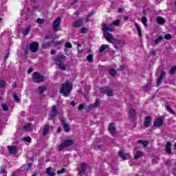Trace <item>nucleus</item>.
I'll return each mask as SVG.
<instances>
[{
    "mask_svg": "<svg viewBox=\"0 0 176 176\" xmlns=\"http://www.w3.org/2000/svg\"><path fill=\"white\" fill-rule=\"evenodd\" d=\"M22 130L23 131H31L32 130V126H31V124H28L22 127Z\"/></svg>",
    "mask_w": 176,
    "mask_h": 176,
    "instance_id": "obj_25",
    "label": "nucleus"
},
{
    "mask_svg": "<svg viewBox=\"0 0 176 176\" xmlns=\"http://www.w3.org/2000/svg\"><path fill=\"white\" fill-rule=\"evenodd\" d=\"M8 58H9V54H7L4 56V61H6V60H8Z\"/></svg>",
    "mask_w": 176,
    "mask_h": 176,
    "instance_id": "obj_57",
    "label": "nucleus"
},
{
    "mask_svg": "<svg viewBox=\"0 0 176 176\" xmlns=\"http://www.w3.org/2000/svg\"><path fill=\"white\" fill-rule=\"evenodd\" d=\"M50 129V126L49 125V124H45L43 131V135H47V134L49 133Z\"/></svg>",
    "mask_w": 176,
    "mask_h": 176,
    "instance_id": "obj_24",
    "label": "nucleus"
},
{
    "mask_svg": "<svg viewBox=\"0 0 176 176\" xmlns=\"http://www.w3.org/2000/svg\"><path fill=\"white\" fill-rule=\"evenodd\" d=\"M95 147L98 148V149H101L102 146H101V144H96Z\"/></svg>",
    "mask_w": 176,
    "mask_h": 176,
    "instance_id": "obj_58",
    "label": "nucleus"
},
{
    "mask_svg": "<svg viewBox=\"0 0 176 176\" xmlns=\"http://www.w3.org/2000/svg\"><path fill=\"white\" fill-rule=\"evenodd\" d=\"M162 41H163V36H159L157 39L153 41L151 45H159V43Z\"/></svg>",
    "mask_w": 176,
    "mask_h": 176,
    "instance_id": "obj_27",
    "label": "nucleus"
},
{
    "mask_svg": "<svg viewBox=\"0 0 176 176\" xmlns=\"http://www.w3.org/2000/svg\"><path fill=\"white\" fill-rule=\"evenodd\" d=\"M100 93H103L104 94H107L108 97H112L113 96V91L109 88V87H104L100 88Z\"/></svg>",
    "mask_w": 176,
    "mask_h": 176,
    "instance_id": "obj_7",
    "label": "nucleus"
},
{
    "mask_svg": "<svg viewBox=\"0 0 176 176\" xmlns=\"http://www.w3.org/2000/svg\"><path fill=\"white\" fill-rule=\"evenodd\" d=\"M31 28H32V25H28L25 29L22 30V34L23 35H28L30 31H31Z\"/></svg>",
    "mask_w": 176,
    "mask_h": 176,
    "instance_id": "obj_19",
    "label": "nucleus"
},
{
    "mask_svg": "<svg viewBox=\"0 0 176 176\" xmlns=\"http://www.w3.org/2000/svg\"><path fill=\"white\" fill-rule=\"evenodd\" d=\"M157 22L158 23V24L163 25L164 24V23H166V20H164V19L162 17H158L157 18Z\"/></svg>",
    "mask_w": 176,
    "mask_h": 176,
    "instance_id": "obj_33",
    "label": "nucleus"
},
{
    "mask_svg": "<svg viewBox=\"0 0 176 176\" xmlns=\"http://www.w3.org/2000/svg\"><path fill=\"white\" fill-rule=\"evenodd\" d=\"M166 153H168V155H171V153H172L171 142H168L166 145Z\"/></svg>",
    "mask_w": 176,
    "mask_h": 176,
    "instance_id": "obj_22",
    "label": "nucleus"
},
{
    "mask_svg": "<svg viewBox=\"0 0 176 176\" xmlns=\"http://www.w3.org/2000/svg\"><path fill=\"white\" fill-rule=\"evenodd\" d=\"M113 46H114V47H115L117 50H119V47H119V45H116V44H113Z\"/></svg>",
    "mask_w": 176,
    "mask_h": 176,
    "instance_id": "obj_60",
    "label": "nucleus"
},
{
    "mask_svg": "<svg viewBox=\"0 0 176 176\" xmlns=\"http://www.w3.org/2000/svg\"><path fill=\"white\" fill-rule=\"evenodd\" d=\"M152 123V117L146 116L144 121V126L145 127H149Z\"/></svg>",
    "mask_w": 176,
    "mask_h": 176,
    "instance_id": "obj_13",
    "label": "nucleus"
},
{
    "mask_svg": "<svg viewBox=\"0 0 176 176\" xmlns=\"http://www.w3.org/2000/svg\"><path fill=\"white\" fill-rule=\"evenodd\" d=\"M82 23H83V19H79L78 21H76L74 22L72 25L73 27H75L76 28H79L80 25H82Z\"/></svg>",
    "mask_w": 176,
    "mask_h": 176,
    "instance_id": "obj_23",
    "label": "nucleus"
},
{
    "mask_svg": "<svg viewBox=\"0 0 176 176\" xmlns=\"http://www.w3.org/2000/svg\"><path fill=\"white\" fill-rule=\"evenodd\" d=\"M149 87H150L149 85H148V84H146V85L144 87V88H143L144 91H148V90H149Z\"/></svg>",
    "mask_w": 176,
    "mask_h": 176,
    "instance_id": "obj_49",
    "label": "nucleus"
},
{
    "mask_svg": "<svg viewBox=\"0 0 176 176\" xmlns=\"http://www.w3.org/2000/svg\"><path fill=\"white\" fill-rule=\"evenodd\" d=\"M56 116H57V107L52 106V109L50 113V120H52V119H54Z\"/></svg>",
    "mask_w": 176,
    "mask_h": 176,
    "instance_id": "obj_12",
    "label": "nucleus"
},
{
    "mask_svg": "<svg viewBox=\"0 0 176 176\" xmlns=\"http://www.w3.org/2000/svg\"><path fill=\"white\" fill-rule=\"evenodd\" d=\"M99 106H100V101L98 100V99H96L95 102L93 104L88 106V109L89 110L94 109V108H97V107H99Z\"/></svg>",
    "mask_w": 176,
    "mask_h": 176,
    "instance_id": "obj_18",
    "label": "nucleus"
},
{
    "mask_svg": "<svg viewBox=\"0 0 176 176\" xmlns=\"http://www.w3.org/2000/svg\"><path fill=\"white\" fill-rule=\"evenodd\" d=\"M166 111L169 112V113H172V115H175V113L174 111H173V109L168 105L166 106Z\"/></svg>",
    "mask_w": 176,
    "mask_h": 176,
    "instance_id": "obj_37",
    "label": "nucleus"
},
{
    "mask_svg": "<svg viewBox=\"0 0 176 176\" xmlns=\"http://www.w3.org/2000/svg\"><path fill=\"white\" fill-rule=\"evenodd\" d=\"M1 108L3 109V111H6L9 110V108H8V104L5 103L1 105Z\"/></svg>",
    "mask_w": 176,
    "mask_h": 176,
    "instance_id": "obj_44",
    "label": "nucleus"
},
{
    "mask_svg": "<svg viewBox=\"0 0 176 176\" xmlns=\"http://www.w3.org/2000/svg\"><path fill=\"white\" fill-rule=\"evenodd\" d=\"M80 170L79 171V174L80 175H82V174H83L85 173V171L86 170V164H85V162H82L80 164Z\"/></svg>",
    "mask_w": 176,
    "mask_h": 176,
    "instance_id": "obj_26",
    "label": "nucleus"
},
{
    "mask_svg": "<svg viewBox=\"0 0 176 176\" xmlns=\"http://www.w3.org/2000/svg\"><path fill=\"white\" fill-rule=\"evenodd\" d=\"M126 69V67L124 65L120 66L118 69V71H123Z\"/></svg>",
    "mask_w": 176,
    "mask_h": 176,
    "instance_id": "obj_54",
    "label": "nucleus"
},
{
    "mask_svg": "<svg viewBox=\"0 0 176 176\" xmlns=\"http://www.w3.org/2000/svg\"><path fill=\"white\" fill-rule=\"evenodd\" d=\"M135 27H136L138 35L140 38H141V36H142V31H141V28L140 27V25H138V23H135Z\"/></svg>",
    "mask_w": 176,
    "mask_h": 176,
    "instance_id": "obj_29",
    "label": "nucleus"
},
{
    "mask_svg": "<svg viewBox=\"0 0 176 176\" xmlns=\"http://www.w3.org/2000/svg\"><path fill=\"white\" fill-rule=\"evenodd\" d=\"M64 173H65V168H64L57 172L58 174H64Z\"/></svg>",
    "mask_w": 176,
    "mask_h": 176,
    "instance_id": "obj_50",
    "label": "nucleus"
},
{
    "mask_svg": "<svg viewBox=\"0 0 176 176\" xmlns=\"http://www.w3.org/2000/svg\"><path fill=\"white\" fill-rule=\"evenodd\" d=\"M75 45H77V49H78V52L79 54H82V52H83V50H80V47H82V45L79 43H75Z\"/></svg>",
    "mask_w": 176,
    "mask_h": 176,
    "instance_id": "obj_34",
    "label": "nucleus"
},
{
    "mask_svg": "<svg viewBox=\"0 0 176 176\" xmlns=\"http://www.w3.org/2000/svg\"><path fill=\"white\" fill-rule=\"evenodd\" d=\"M170 75H175V74H176V67L175 66L170 68Z\"/></svg>",
    "mask_w": 176,
    "mask_h": 176,
    "instance_id": "obj_38",
    "label": "nucleus"
},
{
    "mask_svg": "<svg viewBox=\"0 0 176 176\" xmlns=\"http://www.w3.org/2000/svg\"><path fill=\"white\" fill-rule=\"evenodd\" d=\"M93 58H94V56H93V54H89L87 56V61H89V63H93Z\"/></svg>",
    "mask_w": 176,
    "mask_h": 176,
    "instance_id": "obj_40",
    "label": "nucleus"
},
{
    "mask_svg": "<svg viewBox=\"0 0 176 176\" xmlns=\"http://www.w3.org/2000/svg\"><path fill=\"white\" fill-rule=\"evenodd\" d=\"M166 76V72L164 71L161 72L160 76L158 77L157 81V85L159 86L162 82H163V78Z\"/></svg>",
    "mask_w": 176,
    "mask_h": 176,
    "instance_id": "obj_17",
    "label": "nucleus"
},
{
    "mask_svg": "<svg viewBox=\"0 0 176 176\" xmlns=\"http://www.w3.org/2000/svg\"><path fill=\"white\" fill-rule=\"evenodd\" d=\"M100 93H103L104 94H107L108 97H112L113 96V91L109 88V87H104L100 88Z\"/></svg>",
    "mask_w": 176,
    "mask_h": 176,
    "instance_id": "obj_6",
    "label": "nucleus"
},
{
    "mask_svg": "<svg viewBox=\"0 0 176 176\" xmlns=\"http://www.w3.org/2000/svg\"><path fill=\"white\" fill-rule=\"evenodd\" d=\"M60 122H61L62 126H63L65 131L66 133H69V131L71 130V129L69 128V124H68L67 123L65 118H61Z\"/></svg>",
    "mask_w": 176,
    "mask_h": 176,
    "instance_id": "obj_9",
    "label": "nucleus"
},
{
    "mask_svg": "<svg viewBox=\"0 0 176 176\" xmlns=\"http://www.w3.org/2000/svg\"><path fill=\"white\" fill-rule=\"evenodd\" d=\"M31 72H32V68H30L28 70L27 74H31Z\"/></svg>",
    "mask_w": 176,
    "mask_h": 176,
    "instance_id": "obj_64",
    "label": "nucleus"
},
{
    "mask_svg": "<svg viewBox=\"0 0 176 176\" xmlns=\"http://www.w3.org/2000/svg\"><path fill=\"white\" fill-rule=\"evenodd\" d=\"M71 145H74V140H66L63 142V144L58 146V151H63L64 149V148H68V146H71Z\"/></svg>",
    "mask_w": 176,
    "mask_h": 176,
    "instance_id": "obj_5",
    "label": "nucleus"
},
{
    "mask_svg": "<svg viewBox=\"0 0 176 176\" xmlns=\"http://www.w3.org/2000/svg\"><path fill=\"white\" fill-rule=\"evenodd\" d=\"M172 36H171V34H167L164 36V39H166V40H170L171 39Z\"/></svg>",
    "mask_w": 176,
    "mask_h": 176,
    "instance_id": "obj_48",
    "label": "nucleus"
},
{
    "mask_svg": "<svg viewBox=\"0 0 176 176\" xmlns=\"http://www.w3.org/2000/svg\"><path fill=\"white\" fill-rule=\"evenodd\" d=\"M112 25H115L116 27H118L120 25V19H117L116 21H114L113 22V24H111Z\"/></svg>",
    "mask_w": 176,
    "mask_h": 176,
    "instance_id": "obj_41",
    "label": "nucleus"
},
{
    "mask_svg": "<svg viewBox=\"0 0 176 176\" xmlns=\"http://www.w3.org/2000/svg\"><path fill=\"white\" fill-rule=\"evenodd\" d=\"M144 140H138V144H144Z\"/></svg>",
    "mask_w": 176,
    "mask_h": 176,
    "instance_id": "obj_62",
    "label": "nucleus"
},
{
    "mask_svg": "<svg viewBox=\"0 0 176 176\" xmlns=\"http://www.w3.org/2000/svg\"><path fill=\"white\" fill-rule=\"evenodd\" d=\"M109 74H110V75L111 76H116V74H118V73H117L116 70H115V69H110L109 70Z\"/></svg>",
    "mask_w": 176,
    "mask_h": 176,
    "instance_id": "obj_35",
    "label": "nucleus"
},
{
    "mask_svg": "<svg viewBox=\"0 0 176 176\" xmlns=\"http://www.w3.org/2000/svg\"><path fill=\"white\" fill-rule=\"evenodd\" d=\"M135 109H131L129 111V118L130 119H134L135 118Z\"/></svg>",
    "mask_w": 176,
    "mask_h": 176,
    "instance_id": "obj_20",
    "label": "nucleus"
},
{
    "mask_svg": "<svg viewBox=\"0 0 176 176\" xmlns=\"http://www.w3.org/2000/svg\"><path fill=\"white\" fill-rule=\"evenodd\" d=\"M50 46H52V43L48 42V43L42 44L41 47L42 49H47V47H50Z\"/></svg>",
    "mask_w": 176,
    "mask_h": 176,
    "instance_id": "obj_32",
    "label": "nucleus"
},
{
    "mask_svg": "<svg viewBox=\"0 0 176 176\" xmlns=\"http://www.w3.org/2000/svg\"><path fill=\"white\" fill-rule=\"evenodd\" d=\"M112 43L113 45H117V46H119L120 47H123V41L121 40H115V38H113Z\"/></svg>",
    "mask_w": 176,
    "mask_h": 176,
    "instance_id": "obj_21",
    "label": "nucleus"
},
{
    "mask_svg": "<svg viewBox=\"0 0 176 176\" xmlns=\"http://www.w3.org/2000/svg\"><path fill=\"white\" fill-rule=\"evenodd\" d=\"M13 98L15 101H20V98H19V96H17V94H16V93L13 94Z\"/></svg>",
    "mask_w": 176,
    "mask_h": 176,
    "instance_id": "obj_46",
    "label": "nucleus"
},
{
    "mask_svg": "<svg viewBox=\"0 0 176 176\" xmlns=\"http://www.w3.org/2000/svg\"><path fill=\"white\" fill-rule=\"evenodd\" d=\"M148 22V19L146 17L143 16L142 17V23L144 25V27H148V24L146 23Z\"/></svg>",
    "mask_w": 176,
    "mask_h": 176,
    "instance_id": "obj_36",
    "label": "nucleus"
},
{
    "mask_svg": "<svg viewBox=\"0 0 176 176\" xmlns=\"http://www.w3.org/2000/svg\"><path fill=\"white\" fill-rule=\"evenodd\" d=\"M108 130L113 137L116 135V129H115V124L113 122L110 123Z\"/></svg>",
    "mask_w": 176,
    "mask_h": 176,
    "instance_id": "obj_11",
    "label": "nucleus"
},
{
    "mask_svg": "<svg viewBox=\"0 0 176 176\" xmlns=\"http://www.w3.org/2000/svg\"><path fill=\"white\" fill-rule=\"evenodd\" d=\"M62 43H63V41H56L55 45L56 46H60L62 45Z\"/></svg>",
    "mask_w": 176,
    "mask_h": 176,
    "instance_id": "obj_55",
    "label": "nucleus"
},
{
    "mask_svg": "<svg viewBox=\"0 0 176 176\" xmlns=\"http://www.w3.org/2000/svg\"><path fill=\"white\" fill-rule=\"evenodd\" d=\"M46 173L49 176H56V173L54 172H52V168H47L46 169Z\"/></svg>",
    "mask_w": 176,
    "mask_h": 176,
    "instance_id": "obj_30",
    "label": "nucleus"
},
{
    "mask_svg": "<svg viewBox=\"0 0 176 176\" xmlns=\"http://www.w3.org/2000/svg\"><path fill=\"white\" fill-rule=\"evenodd\" d=\"M107 49H109V45H102L100 47V53H102V52H104V50H107Z\"/></svg>",
    "mask_w": 176,
    "mask_h": 176,
    "instance_id": "obj_31",
    "label": "nucleus"
},
{
    "mask_svg": "<svg viewBox=\"0 0 176 176\" xmlns=\"http://www.w3.org/2000/svg\"><path fill=\"white\" fill-rule=\"evenodd\" d=\"M8 150L9 153H11L12 155L17 153V147L16 146H8Z\"/></svg>",
    "mask_w": 176,
    "mask_h": 176,
    "instance_id": "obj_16",
    "label": "nucleus"
},
{
    "mask_svg": "<svg viewBox=\"0 0 176 176\" xmlns=\"http://www.w3.org/2000/svg\"><path fill=\"white\" fill-rule=\"evenodd\" d=\"M64 58H65V56L60 55L54 60L55 64L58 65L59 69H61V71H65V69H67L65 65L63 63V60H64Z\"/></svg>",
    "mask_w": 176,
    "mask_h": 176,
    "instance_id": "obj_3",
    "label": "nucleus"
},
{
    "mask_svg": "<svg viewBox=\"0 0 176 176\" xmlns=\"http://www.w3.org/2000/svg\"><path fill=\"white\" fill-rule=\"evenodd\" d=\"M31 138L29 136L23 138V141H24L25 142H31Z\"/></svg>",
    "mask_w": 176,
    "mask_h": 176,
    "instance_id": "obj_43",
    "label": "nucleus"
},
{
    "mask_svg": "<svg viewBox=\"0 0 176 176\" xmlns=\"http://www.w3.org/2000/svg\"><path fill=\"white\" fill-rule=\"evenodd\" d=\"M38 47L39 43H38V42H33L30 45V50L32 53H36V52H38Z\"/></svg>",
    "mask_w": 176,
    "mask_h": 176,
    "instance_id": "obj_8",
    "label": "nucleus"
},
{
    "mask_svg": "<svg viewBox=\"0 0 176 176\" xmlns=\"http://www.w3.org/2000/svg\"><path fill=\"white\" fill-rule=\"evenodd\" d=\"M36 23H37L38 24H43V23H45V20H43V19H41V18H38V19H37V20H36Z\"/></svg>",
    "mask_w": 176,
    "mask_h": 176,
    "instance_id": "obj_45",
    "label": "nucleus"
},
{
    "mask_svg": "<svg viewBox=\"0 0 176 176\" xmlns=\"http://www.w3.org/2000/svg\"><path fill=\"white\" fill-rule=\"evenodd\" d=\"M46 90V87L41 86L38 87V91H40V94H43V93Z\"/></svg>",
    "mask_w": 176,
    "mask_h": 176,
    "instance_id": "obj_39",
    "label": "nucleus"
},
{
    "mask_svg": "<svg viewBox=\"0 0 176 176\" xmlns=\"http://www.w3.org/2000/svg\"><path fill=\"white\" fill-rule=\"evenodd\" d=\"M86 32H87V28H81V33H82V34H86Z\"/></svg>",
    "mask_w": 176,
    "mask_h": 176,
    "instance_id": "obj_51",
    "label": "nucleus"
},
{
    "mask_svg": "<svg viewBox=\"0 0 176 176\" xmlns=\"http://www.w3.org/2000/svg\"><path fill=\"white\" fill-rule=\"evenodd\" d=\"M5 85H6V82L3 80H0V87H5Z\"/></svg>",
    "mask_w": 176,
    "mask_h": 176,
    "instance_id": "obj_47",
    "label": "nucleus"
},
{
    "mask_svg": "<svg viewBox=\"0 0 176 176\" xmlns=\"http://www.w3.org/2000/svg\"><path fill=\"white\" fill-rule=\"evenodd\" d=\"M72 90V87L69 81H66L65 83L62 85V88L60 89V93L65 96V97H68L69 93Z\"/></svg>",
    "mask_w": 176,
    "mask_h": 176,
    "instance_id": "obj_2",
    "label": "nucleus"
},
{
    "mask_svg": "<svg viewBox=\"0 0 176 176\" xmlns=\"http://www.w3.org/2000/svg\"><path fill=\"white\" fill-rule=\"evenodd\" d=\"M154 127H162L163 126V118H157L154 121Z\"/></svg>",
    "mask_w": 176,
    "mask_h": 176,
    "instance_id": "obj_14",
    "label": "nucleus"
},
{
    "mask_svg": "<svg viewBox=\"0 0 176 176\" xmlns=\"http://www.w3.org/2000/svg\"><path fill=\"white\" fill-rule=\"evenodd\" d=\"M93 14H94V13H93V12H91L90 14H89L88 15H87V19H90V17H91V16H93Z\"/></svg>",
    "mask_w": 176,
    "mask_h": 176,
    "instance_id": "obj_59",
    "label": "nucleus"
},
{
    "mask_svg": "<svg viewBox=\"0 0 176 176\" xmlns=\"http://www.w3.org/2000/svg\"><path fill=\"white\" fill-rule=\"evenodd\" d=\"M142 156H144V153L141 151H136L135 155H134V159L137 160L138 159H140Z\"/></svg>",
    "mask_w": 176,
    "mask_h": 176,
    "instance_id": "obj_28",
    "label": "nucleus"
},
{
    "mask_svg": "<svg viewBox=\"0 0 176 176\" xmlns=\"http://www.w3.org/2000/svg\"><path fill=\"white\" fill-rule=\"evenodd\" d=\"M119 155L120 156V157H122V159H123V160H127L130 158L129 153H124L123 150H120Z\"/></svg>",
    "mask_w": 176,
    "mask_h": 176,
    "instance_id": "obj_15",
    "label": "nucleus"
},
{
    "mask_svg": "<svg viewBox=\"0 0 176 176\" xmlns=\"http://www.w3.org/2000/svg\"><path fill=\"white\" fill-rule=\"evenodd\" d=\"M85 109V104H81L79 105L78 107V109L79 111H82V109Z\"/></svg>",
    "mask_w": 176,
    "mask_h": 176,
    "instance_id": "obj_52",
    "label": "nucleus"
},
{
    "mask_svg": "<svg viewBox=\"0 0 176 176\" xmlns=\"http://www.w3.org/2000/svg\"><path fill=\"white\" fill-rule=\"evenodd\" d=\"M150 54H152V56H156V51L152 50L151 51Z\"/></svg>",
    "mask_w": 176,
    "mask_h": 176,
    "instance_id": "obj_56",
    "label": "nucleus"
},
{
    "mask_svg": "<svg viewBox=\"0 0 176 176\" xmlns=\"http://www.w3.org/2000/svg\"><path fill=\"white\" fill-rule=\"evenodd\" d=\"M148 144H149V142H148V141H144V142H143L142 145L144 146V148H146V146H148Z\"/></svg>",
    "mask_w": 176,
    "mask_h": 176,
    "instance_id": "obj_53",
    "label": "nucleus"
},
{
    "mask_svg": "<svg viewBox=\"0 0 176 176\" xmlns=\"http://www.w3.org/2000/svg\"><path fill=\"white\" fill-rule=\"evenodd\" d=\"M51 38H52V36H50V35H47L45 37V39H51Z\"/></svg>",
    "mask_w": 176,
    "mask_h": 176,
    "instance_id": "obj_61",
    "label": "nucleus"
},
{
    "mask_svg": "<svg viewBox=\"0 0 176 176\" xmlns=\"http://www.w3.org/2000/svg\"><path fill=\"white\" fill-rule=\"evenodd\" d=\"M51 54H52V55L56 54V50H51Z\"/></svg>",
    "mask_w": 176,
    "mask_h": 176,
    "instance_id": "obj_63",
    "label": "nucleus"
},
{
    "mask_svg": "<svg viewBox=\"0 0 176 176\" xmlns=\"http://www.w3.org/2000/svg\"><path fill=\"white\" fill-rule=\"evenodd\" d=\"M65 46L66 49H72V44H71L69 42L66 43Z\"/></svg>",
    "mask_w": 176,
    "mask_h": 176,
    "instance_id": "obj_42",
    "label": "nucleus"
},
{
    "mask_svg": "<svg viewBox=\"0 0 176 176\" xmlns=\"http://www.w3.org/2000/svg\"><path fill=\"white\" fill-rule=\"evenodd\" d=\"M60 24H61V19L58 17L53 23L52 28L54 31H58V27H60Z\"/></svg>",
    "mask_w": 176,
    "mask_h": 176,
    "instance_id": "obj_10",
    "label": "nucleus"
},
{
    "mask_svg": "<svg viewBox=\"0 0 176 176\" xmlns=\"http://www.w3.org/2000/svg\"><path fill=\"white\" fill-rule=\"evenodd\" d=\"M33 82L34 83H41V82H43L45 80V77H43L41 73L38 72H35L32 74V78Z\"/></svg>",
    "mask_w": 176,
    "mask_h": 176,
    "instance_id": "obj_4",
    "label": "nucleus"
},
{
    "mask_svg": "<svg viewBox=\"0 0 176 176\" xmlns=\"http://www.w3.org/2000/svg\"><path fill=\"white\" fill-rule=\"evenodd\" d=\"M102 31L104 32V36L106 39V41H107V42H109V43H112L113 42V36H112V34L111 33H109L108 32H113L114 31V28H113V25H107V24L104 23L102 25Z\"/></svg>",
    "mask_w": 176,
    "mask_h": 176,
    "instance_id": "obj_1",
    "label": "nucleus"
}]
</instances>
